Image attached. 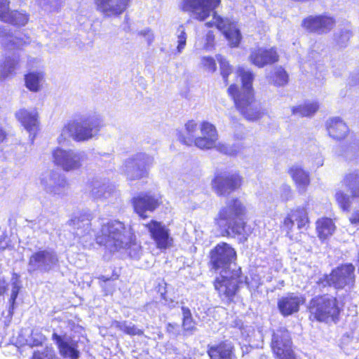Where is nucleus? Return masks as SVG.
<instances>
[{
  "mask_svg": "<svg viewBox=\"0 0 359 359\" xmlns=\"http://www.w3.org/2000/svg\"><path fill=\"white\" fill-rule=\"evenodd\" d=\"M18 121L34 137L39 130V116L36 109L29 111L25 108L20 109L15 114Z\"/></svg>",
  "mask_w": 359,
  "mask_h": 359,
  "instance_id": "16",
  "label": "nucleus"
},
{
  "mask_svg": "<svg viewBox=\"0 0 359 359\" xmlns=\"http://www.w3.org/2000/svg\"><path fill=\"white\" fill-rule=\"evenodd\" d=\"M201 65L204 71L210 73H214L216 71L217 66L215 60L210 56L201 57Z\"/></svg>",
  "mask_w": 359,
  "mask_h": 359,
  "instance_id": "41",
  "label": "nucleus"
},
{
  "mask_svg": "<svg viewBox=\"0 0 359 359\" xmlns=\"http://www.w3.org/2000/svg\"><path fill=\"white\" fill-rule=\"evenodd\" d=\"M176 35L177 38V46L176 49H172L171 51L169 52V60L172 58V56H176L181 54L187 44V36L183 25L179 26L176 32Z\"/></svg>",
  "mask_w": 359,
  "mask_h": 359,
  "instance_id": "30",
  "label": "nucleus"
},
{
  "mask_svg": "<svg viewBox=\"0 0 359 359\" xmlns=\"http://www.w3.org/2000/svg\"><path fill=\"white\" fill-rule=\"evenodd\" d=\"M158 248L165 249L172 245V238L169 236L168 231L162 226H158Z\"/></svg>",
  "mask_w": 359,
  "mask_h": 359,
  "instance_id": "35",
  "label": "nucleus"
},
{
  "mask_svg": "<svg viewBox=\"0 0 359 359\" xmlns=\"http://www.w3.org/2000/svg\"><path fill=\"white\" fill-rule=\"evenodd\" d=\"M201 136L196 137L194 144L201 149H209L216 146L218 135L215 127L208 123L203 122L201 127Z\"/></svg>",
  "mask_w": 359,
  "mask_h": 359,
  "instance_id": "19",
  "label": "nucleus"
},
{
  "mask_svg": "<svg viewBox=\"0 0 359 359\" xmlns=\"http://www.w3.org/2000/svg\"><path fill=\"white\" fill-rule=\"evenodd\" d=\"M149 227V231L151 238L154 239L155 242L157 243V226H147Z\"/></svg>",
  "mask_w": 359,
  "mask_h": 359,
  "instance_id": "57",
  "label": "nucleus"
},
{
  "mask_svg": "<svg viewBox=\"0 0 359 359\" xmlns=\"http://www.w3.org/2000/svg\"><path fill=\"white\" fill-rule=\"evenodd\" d=\"M310 318L326 323H336L339 319L340 309L336 298L329 295L313 297L309 304Z\"/></svg>",
  "mask_w": 359,
  "mask_h": 359,
  "instance_id": "5",
  "label": "nucleus"
},
{
  "mask_svg": "<svg viewBox=\"0 0 359 359\" xmlns=\"http://www.w3.org/2000/svg\"><path fill=\"white\" fill-rule=\"evenodd\" d=\"M20 286L19 285L18 278L16 277L15 278V280H14V278H13L12 291H11V298H10V302H11L12 304H13L15 303V299L18 297V293L20 291Z\"/></svg>",
  "mask_w": 359,
  "mask_h": 359,
  "instance_id": "46",
  "label": "nucleus"
},
{
  "mask_svg": "<svg viewBox=\"0 0 359 359\" xmlns=\"http://www.w3.org/2000/svg\"><path fill=\"white\" fill-rule=\"evenodd\" d=\"M351 223H359V210H357L354 215L350 218Z\"/></svg>",
  "mask_w": 359,
  "mask_h": 359,
  "instance_id": "63",
  "label": "nucleus"
},
{
  "mask_svg": "<svg viewBox=\"0 0 359 359\" xmlns=\"http://www.w3.org/2000/svg\"><path fill=\"white\" fill-rule=\"evenodd\" d=\"M211 269L219 273L231 272L234 268L233 261L236 253L233 248L226 243L218 244L210 253Z\"/></svg>",
  "mask_w": 359,
  "mask_h": 359,
  "instance_id": "7",
  "label": "nucleus"
},
{
  "mask_svg": "<svg viewBox=\"0 0 359 359\" xmlns=\"http://www.w3.org/2000/svg\"><path fill=\"white\" fill-rule=\"evenodd\" d=\"M237 74L241 79L242 87L239 89L236 85L232 84L228 88V93L240 113L248 120L256 121L262 116L263 111L261 104L254 99L252 87L254 75L243 67H239Z\"/></svg>",
  "mask_w": 359,
  "mask_h": 359,
  "instance_id": "2",
  "label": "nucleus"
},
{
  "mask_svg": "<svg viewBox=\"0 0 359 359\" xmlns=\"http://www.w3.org/2000/svg\"><path fill=\"white\" fill-rule=\"evenodd\" d=\"M8 248V241L6 240V238H0V253Z\"/></svg>",
  "mask_w": 359,
  "mask_h": 359,
  "instance_id": "60",
  "label": "nucleus"
},
{
  "mask_svg": "<svg viewBox=\"0 0 359 359\" xmlns=\"http://www.w3.org/2000/svg\"><path fill=\"white\" fill-rule=\"evenodd\" d=\"M130 180H134L144 177L147 175V170L145 168H140L139 167L133 168L129 171Z\"/></svg>",
  "mask_w": 359,
  "mask_h": 359,
  "instance_id": "44",
  "label": "nucleus"
},
{
  "mask_svg": "<svg viewBox=\"0 0 359 359\" xmlns=\"http://www.w3.org/2000/svg\"><path fill=\"white\" fill-rule=\"evenodd\" d=\"M133 0H94L96 10L105 17H118L130 7Z\"/></svg>",
  "mask_w": 359,
  "mask_h": 359,
  "instance_id": "11",
  "label": "nucleus"
},
{
  "mask_svg": "<svg viewBox=\"0 0 359 359\" xmlns=\"http://www.w3.org/2000/svg\"><path fill=\"white\" fill-rule=\"evenodd\" d=\"M278 60V53L273 48L269 49L258 48L252 50L250 55V62L258 67L273 64L277 62Z\"/></svg>",
  "mask_w": 359,
  "mask_h": 359,
  "instance_id": "20",
  "label": "nucleus"
},
{
  "mask_svg": "<svg viewBox=\"0 0 359 359\" xmlns=\"http://www.w3.org/2000/svg\"><path fill=\"white\" fill-rule=\"evenodd\" d=\"M288 172L295 182L299 191L301 193L305 192L306 187L310 184L309 173L298 165L290 168Z\"/></svg>",
  "mask_w": 359,
  "mask_h": 359,
  "instance_id": "24",
  "label": "nucleus"
},
{
  "mask_svg": "<svg viewBox=\"0 0 359 359\" xmlns=\"http://www.w3.org/2000/svg\"><path fill=\"white\" fill-rule=\"evenodd\" d=\"M349 82L352 85L359 84V71L351 74Z\"/></svg>",
  "mask_w": 359,
  "mask_h": 359,
  "instance_id": "58",
  "label": "nucleus"
},
{
  "mask_svg": "<svg viewBox=\"0 0 359 359\" xmlns=\"http://www.w3.org/2000/svg\"><path fill=\"white\" fill-rule=\"evenodd\" d=\"M319 105L317 102L306 103L292 108V114L300 116H310L313 115L318 109Z\"/></svg>",
  "mask_w": 359,
  "mask_h": 359,
  "instance_id": "31",
  "label": "nucleus"
},
{
  "mask_svg": "<svg viewBox=\"0 0 359 359\" xmlns=\"http://www.w3.org/2000/svg\"><path fill=\"white\" fill-rule=\"evenodd\" d=\"M52 156L54 164L66 172L79 169L83 161V157L80 154L60 147L53 149Z\"/></svg>",
  "mask_w": 359,
  "mask_h": 359,
  "instance_id": "9",
  "label": "nucleus"
},
{
  "mask_svg": "<svg viewBox=\"0 0 359 359\" xmlns=\"http://www.w3.org/2000/svg\"><path fill=\"white\" fill-rule=\"evenodd\" d=\"M214 39H215V36L213 34V32L212 31H209L207 34H206V44H205V48L207 49H209L210 48L212 47L213 44V41H214Z\"/></svg>",
  "mask_w": 359,
  "mask_h": 359,
  "instance_id": "55",
  "label": "nucleus"
},
{
  "mask_svg": "<svg viewBox=\"0 0 359 359\" xmlns=\"http://www.w3.org/2000/svg\"><path fill=\"white\" fill-rule=\"evenodd\" d=\"M46 337L38 330L32 331L30 335L25 339L23 344L27 345L29 347L41 346L45 341Z\"/></svg>",
  "mask_w": 359,
  "mask_h": 359,
  "instance_id": "33",
  "label": "nucleus"
},
{
  "mask_svg": "<svg viewBox=\"0 0 359 359\" xmlns=\"http://www.w3.org/2000/svg\"><path fill=\"white\" fill-rule=\"evenodd\" d=\"M182 311L183 315V319H187L192 318L191 311L189 308L182 306Z\"/></svg>",
  "mask_w": 359,
  "mask_h": 359,
  "instance_id": "59",
  "label": "nucleus"
},
{
  "mask_svg": "<svg viewBox=\"0 0 359 359\" xmlns=\"http://www.w3.org/2000/svg\"><path fill=\"white\" fill-rule=\"evenodd\" d=\"M335 25V20L330 16H309L302 22V26L310 32L319 34L330 32Z\"/></svg>",
  "mask_w": 359,
  "mask_h": 359,
  "instance_id": "14",
  "label": "nucleus"
},
{
  "mask_svg": "<svg viewBox=\"0 0 359 359\" xmlns=\"http://www.w3.org/2000/svg\"><path fill=\"white\" fill-rule=\"evenodd\" d=\"M208 353L210 359H233V347L230 344L221 343L217 346H211Z\"/></svg>",
  "mask_w": 359,
  "mask_h": 359,
  "instance_id": "25",
  "label": "nucleus"
},
{
  "mask_svg": "<svg viewBox=\"0 0 359 359\" xmlns=\"http://www.w3.org/2000/svg\"><path fill=\"white\" fill-rule=\"evenodd\" d=\"M197 130V123L194 121H188L185 124L184 131L178 133L179 140L186 145H191L194 143L195 133Z\"/></svg>",
  "mask_w": 359,
  "mask_h": 359,
  "instance_id": "27",
  "label": "nucleus"
},
{
  "mask_svg": "<svg viewBox=\"0 0 359 359\" xmlns=\"http://www.w3.org/2000/svg\"><path fill=\"white\" fill-rule=\"evenodd\" d=\"M166 330L169 334L175 335L179 331V325L177 323H168Z\"/></svg>",
  "mask_w": 359,
  "mask_h": 359,
  "instance_id": "54",
  "label": "nucleus"
},
{
  "mask_svg": "<svg viewBox=\"0 0 359 359\" xmlns=\"http://www.w3.org/2000/svg\"><path fill=\"white\" fill-rule=\"evenodd\" d=\"M93 219L91 214L88 212H80L78 215H75L72 221L74 222H90Z\"/></svg>",
  "mask_w": 359,
  "mask_h": 359,
  "instance_id": "47",
  "label": "nucleus"
},
{
  "mask_svg": "<svg viewBox=\"0 0 359 359\" xmlns=\"http://www.w3.org/2000/svg\"><path fill=\"white\" fill-rule=\"evenodd\" d=\"M335 226H317L316 231L320 239H325L333 233Z\"/></svg>",
  "mask_w": 359,
  "mask_h": 359,
  "instance_id": "42",
  "label": "nucleus"
},
{
  "mask_svg": "<svg viewBox=\"0 0 359 359\" xmlns=\"http://www.w3.org/2000/svg\"><path fill=\"white\" fill-rule=\"evenodd\" d=\"M135 211L141 218L149 217L147 212H154L156 209V201L147 194H140L134 197L132 200Z\"/></svg>",
  "mask_w": 359,
  "mask_h": 359,
  "instance_id": "21",
  "label": "nucleus"
},
{
  "mask_svg": "<svg viewBox=\"0 0 359 359\" xmlns=\"http://www.w3.org/2000/svg\"><path fill=\"white\" fill-rule=\"evenodd\" d=\"M245 212V208L238 199H233L226 203V206L219 212V222H224L225 224H238L236 218H240Z\"/></svg>",
  "mask_w": 359,
  "mask_h": 359,
  "instance_id": "17",
  "label": "nucleus"
},
{
  "mask_svg": "<svg viewBox=\"0 0 359 359\" xmlns=\"http://www.w3.org/2000/svg\"><path fill=\"white\" fill-rule=\"evenodd\" d=\"M103 126L99 116H88L69 121L62 129L61 135L58 137L59 144H63L67 134H70L76 142H85L97 134Z\"/></svg>",
  "mask_w": 359,
  "mask_h": 359,
  "instance_id": "4",
  "label": "nucleus"
},
{
  "mask_svg": "<svg viewBox=\"0 0 359 359\" xmlns=\"http://www.w3.org/2000/svg\"><path fill=\"white\" fill-rule=\"evenodd\" d=\"M26 40L23 38H16L15 40H10L6 43L7 46L21 48L29 43V36H25Z\"/></svg>",
  "mask_w": 359,
  "mask_h": 359,
  "instance_id": "43",
  "label": "nucleus"
},
{
  "mask_svg": "<svg viewBox=\"0 0 359 359\" xmlns=\"http://www.w3.org/2000/svg\"><path fill=\"white\" fill-rule=\"evenodd\" d=\"M354 271L355 267L352 264L339 266L326 277V281L336 289L351 288L355 283Z\"/></svg>",
  "mask_w": 359,
  "mask_h": 359,
  "instance_id": "8",
  "label": "nucleus"
},
{
  "mask_svg": "<svg viewBox=\"0 0 359 359\" xmlns=\"http://www.w3.org/2000/svg\"><path fill=\"white\" fill-rule=\"evenodd\" d=\"M219 273L220 276L217 277L214 281L215 289L220 297L229 299L235 295L238 285L242 283L245 278L241 276V268L236 265L231 272Z\"/></svg>",
  "mask_w": 359,
  "mask_h": 359,
  "instance_id": "6",
  "label": "nucleus"
},
{
  "mask_svg": "<svg viewBox=\"0 0 359 359\" xmlns=\"http://www.w3.org/2000/svg\"><path fill=\"white\" fill-rule=\"evenodd\" d=\"M271 346L276 356L293 350L291 336L286 328L280 327L273 332Z\"/></svg>",
  "mask_w": 359,
  "mask_h": 359,
  "instance_id": "15",
  "label": "nucleus"
},
{
  "mask_svg": "<svg viewBox=\"0 0 359 359\" xmlns=\"http://www.w3.org/2000/svg\"><path fill=\"white\" fill-rule=\"evenodd\" d=\"M343 183L348 188L353 198L359 197V172L354 171L346 175Z\"/></svg>",
  "mask_w": 359,
  "mask_h": 359,
  "instance_id": "29",
  "label": "nucleus"
},
{
  "mask_svg": "<svg viewBox=\"0 0 359 359\" xmlns=\"http://www.w3.org/2000/svg\"><path fill=\"white\" fill-rule=\"evenodd\" d=\"M326 128L329 135L337 140L344 139L348 132L346 124L338 117L328 119L326 121Z\"/></svg>",
  "mask_w": 359,
  "mask_h": 359,
  "instance_id": "22",
  "label": "nucleus"
},
{
  "mask_svg": "<svg viewBox=\"0 0 359 359\" xmlns=\"http://www.w3.org/2000/svg\"><path fill=\"white\" fill-rule=\"evenodd\" d=\"M309 222L304 208H297L292 210L285 218L284 224H306Z\"/></svg>",
  "mask_w": 359,
  "mask_h": 359,
  "instance_id": "28",
  "label": "nucleus"
},
{
  "mask_svg": "<svg viewBox=\"0 0 359 359\" xmlns=\"http://www.w3.org/2000/svg\"><path fill=\"white\" fill-rule=\"evenodd\" d=\"M161 299L163 301L162 304L167 305L169 308H173L176 306V304H177V302H175L171 298L168 299L165 293L161 294Z\"/></svg>",
  "mask_w": 359,
  "mask_h": 359,
  "instance_id": "52",
  "label": "nucleus"
},
{
  "mask_svg": "<svg viewBox=\"0 0 359 359\" xmlns=\"http://www.w3.org/2000/svg\"><path fill=\"white\" fill-rule=\"evenodd\" d=\"M11 9L10 0H0V21L3 22Z\"/></svg>",
  "mask_w": 359,
  "mask_h": 359,
  "instance_id": "45",
  "label": "nucleus"
},
{
  "mask_svg": "<svg viewBox=\"0 0 359 359\" xmlns=\"http://www.w3.org/2000/svg\"><path fill=\"white\" fill-rule=\"evenodd\" d=\"M276 359H299L293 350L281 354V355L276 356Z\"/></svg>",
  "mask_w": 359,
  "mask_h": 359,
  "instance_id": "53",
  "label": "nucleus"
},
{
  "mask_svg": "<svg viewBox=\"0 0 359 359\" xmlns=\"http://www.w3.org/2000/svg\"><path fill=\"white\" fill-rule=\"evenodd\" d=\"M242 178L236 172L224 173L217 176L213 180L214 187L219 195L227 196L239 188Z\"/></svg>",
  "mask_w": 359,
  "mask_h": 359,
  "instance_id": "12",
  "label": "nucleus"
},
{
  "mask_svg": "<svg viewBox=\"0 0 359 359\" xmlns=\"http://www.w3.org/2000/svg\"><path fill=\"white\" fill-rule=\"evenodd\" d=\"M57 262V257L52 250H40L34 253L29 258L27 271L32 273L36 271L48 272Z\"/></svg>",
  "mask_w": 359,
  "mask_h": 359,
  "instance_id": "10",
  "label": "nucleus"
},
{
  "mask_svg": "<svg viewBox=\"0 0 359 359\" xmlns=\"http://www.w3.org/2000/svg\"><path fill=\"white\" fill-rule=\"evenodd\" d=\"M335 198L341 208L344 211L349 210L351 201L350 197L341 191H337L335 194Z\"/></svg>",
  "mask_w": 359,
  "mask_h": 359,
  "instance_id": "37",
  "label": "nucleus"
},
{
  "mask_svg": "<svg viewBox=\"0 0 359 359\" xmlns=\"http://www.w3.org/2000/svg\"><path fill=\"white\" fill-rule=\"evenodd\" d=\"M316 224H325V225L333 224V222L330 218H324V219H323L322 221L318 220L316 222Z\"/></svg>",
  "mask_w": 359,
  "mask_h": 359,
  "instance_id": "62",
  "label": "nucleus"
},
{
  "mask_svg": "<svg viewBox=\"0 0 359 359\" xmlns=\"http://www.w3.org/2000/svg\"><path fill=\"white\" fill-rule=\"evenodd\" d=\"M52 339L55 342L59 353L65 358L79 359L80 352L78 349V341L66 334L60 335L54 332Z\"/></svg>",
  "mask_w": 359,
  "mask_h": 359,
  "instance_id": "13",
  "label": "nucleus"
},
{
  "mask_svg": "<svg viewBox=\"0 0 359 359\" xmlns=\"http://www.w3.org/2000/svg\"><path fill=\"white\" fill-rule=\"evenodd\" d=\"M359 152V143L353 146H350L346 151V157L349 158L350 159L352 158V157H354L356 156V154Z\"/></svg>",
  "mask_w": 359,
  "mask_h": 359,
  "instance_id": "50",
  "label": "nucleus"
},
{
  "mask_svg": "<svg viewBox=\"0 0 359 359\" xmlns=\"http://www.w3.org/2000/svg\"><path fill=\"white\" fill-rule=\"evenodd\" d=\"M100 231L96 235V241L98 244L105 245L112 250L121 249L129 250V255L133 258H138L141 246L136 243L135 236L131 226H101Z\"/></svg>",
  "mask_w": 359,
  "mask_h": 359,
  "instance_id": "3",
  "label": "nucleus"
},
{
  "mask_svg": "<svg viewBox=\"0 0 359 359\" xmlns=\"http://www.w3.org/2000/svg\"><path fill=\"white\" fill-rule=\"evenodd\" d=\"M113 325L115 327L130 335H140L142 333L140 329L130 322L115 321Z\"/></svg>",
  "mask_w": 359,
  "mask_h": 359,
  "instance_id": "32",
  "label": "nucleus"
},
{
  "mask_svg": "<svg viewBox=\"0 0 359 359\" xmlns=\"http://www.w3.org/2000/svg\"><path fill=\"white\" fill-rule=\"evenodd\" d=\"M182 327L185 331L194 332L196 330L195 327V323L192 318L183 319Z\"/></svg>",
  "mask_w": 359,
  "mask_h": 359,
  "instance_id": "49",
  "label": "nucleus"
},
{
  "mask_svg": "<svg viewBox=\"0 0 359 359\" xmlns=\"http://www.w3.org/2000/svg\"><path fill=\"white\" fill-rule=\"evenodd\" d=\"M217 60L219 64L220 74L222 76L224 82L228 84V76L232 73V67L229 62L221 55H217Z\"/></svg>",
  "mask_w": 359,
  "mask_h": 359,
  "instance_id": "34",
  "label": "nucleus"
},
{
  "mask_svg": "<svg viewBox=\"0 0 359 359\" xmlns=\"http://www.w3.org/2000/svg\"><path fill=\"white\" fill-rule=\"evenodd\" d=\"M288 75L282 67L276 69L274 72L273 81L276 86H282L287 83Z\"/></svg>",
  "mask_w": 359,
  "mask_h": 359,
  "instance_id": "40",
  "label": "nucleus"
},
{
  "mask_svg": "<svg viewBox=\"0 0 359 359\" xmlns=\"http://www.w3.org/2000/svg\"><path fill=\"white\" fill-rule=\"evenodd\" d=\"M226 233L229 236L238 237L240 241H245L247 234L245 233V226H226Z\"/></svg>",
  "mask_w": 359,
  "mask_h": 359,
  "instance_id": "36",
  "label": "nucleus"
},
{
  "mask_svg": "<svg viewBox=\"0 0 359 359\" xmlns=\"http://www.w3.org/2000/svg\"><path fill=\"white\" fill-rule=\"evenodd\" d=\"M14 74V65H12L8 61H5L1 68V75L3 77H8L10 74Z\"/></svg>",
  "mask_w": 359,
  "mask_h": 359,
  "instance_id": "48",
  "label": "nucleus"
},
{
  "mask_svg": "<svg viewBox=\"0 0 359 359\" xmlns=\"http://www.w3.org/2000/svg\"><path fill=\"white\" fill-rule=\"evenodd\" d=\"M44 79L42 72H29L25 74V85L32 92H38L41 89V82Z\"/></svg>",
  "mask_w": 359,
  "mask_h": 359,
  "instance_id": "26",
  "label": "nucleus"
},
{
  "mask_svg": "<svg viewBox=\"0 0 359 359\" xmlns=\"http://www.w3.org/2000/svg\"><path fill=\"white\" fill-rule=\"evenodd\" d=\"M221 0H184L182 9L192 13L194 17L201 21L205 20L212 13L213 22L205 24L208 27L215 25L220 30L230 45L236 47L240 43L241 34L236 25L228 18L218 15L215 9L219 6Z\"/></svg>",
  "mask_w": 359,
  "mask_h": 359,
  "instance_id": "1",
  "label": "nucleus"
},
{
  "mask_svg": "<svg viewBox=\"0 0 359 359\" xmlns=\"http://www.w3.org/2000/svg\"><path fill=\"white\" fill-rule=\"evenodd\" d=\"M323 165V158L320 156L316 158V166L318 168L320 166H322Z\"/></svg>",
  "mask_w": 359,
  "mask_h": 359,
  "instance_id": "64",
  "label": "nucleus"
},
{
  "mask_svg": "<svg viewBox=\"0 0 359 359\" xmlns=\"http://www.w3.org/2000/svg\"><path fill=\"white\" fill-rule=\"evenodd\" d=\"M32 359H59L52 348L46 347L42 351H35Z\"/></svg>",
  "mask_w": 359,
  "mask_h": 359,
  "instance_id": "39",
  "label": "nucleus"
},
{
  "mask_svg": "<svg viewBox=\"0 0 359 359\" xmlns=\"http://www.w3.org/2000/svg\"><path fill=\"white\" fill-rule=\"evenodd\" d=\"M13 37V34L4 26H0V39L2 40H6L9 38Z\"/></svg>",
  "mask_w": 359,
  "mask_h": 359,
  "instance_id": "51",
  "label": "nucleus"
},
{
  "mask_svg": "<svg viewBox=\"0 0 359 359\" xmlns=\"http://www.w3.org/2000/svg\"><path fill=\"white\" fill-rule=\"evenodd\" d=\"M351 32L348 29H342L334 35L337 44L341 47H346L351 37Z\"/></svg>",
  "mask_w": 359,
  "mask_h": 359,
  "instance_id": "38",
  "label": "nucleus"
},
{
  "mask_svg": "<svg viewBox=\"0 0 359 359\" xmlns=\"http://www.w3.org/2000/svg\"><path fill=\"white\" fill-rule=\"evenodd\" d=\"M305 301V297L301 294L289 293L278 299V308L283 316H288L297 313Z\"/></svg>",
  "mask_w": 359,
  "mask_h": 359,
  "instance_id": "18",
  "label": "nucleus"
},
{
  "mask_svg": "<svg viewBox=\"0 0 359 359\" xmlns=\"http://www.w3.org/2000/svg\"><path fill=\"white\" fill-rule=\"evenodd\" d=\"M7 137L8 134L6 130L2 127H0V144L6 141Z\"/></svg>",
  "mask_w": 359,
  "mask_h": 359,
  "instance_id": "61",
  "label": "nucleus"
},
{
  "mask_svg": "<svg viewBox=\"0 0 359 359\" xmlns=\"http://www.w3.org/2000/svg\"><path fill=\"white\" fill-rule=\"evenodd\" d=\"M215 147H216L217 149L222 153H224L226 154H228L230 153V149L226 144H220V143L217 144L216 142V146Z\"/></svg>",
  "mask_w": 359,
  "mask_h": 359,
  "instance_id": "56",
  "label": "nucleus"
},
{
  "mask_svg": "<svg viewBox=\"0 0 359 359\" xmlns=\"http://www.w3.org/2000/svg\"><path fill=\"white\" fill-rule=\"evenodd\" d=\"M29 20V14L23 10H11L6 15L2 22L16 28L25 27Z\"/></svg>",
  "mask_w": 359,
  "mask_h": 359,
  "instance_id": "23",
  "label": "nucleus"
}]
</instances>
